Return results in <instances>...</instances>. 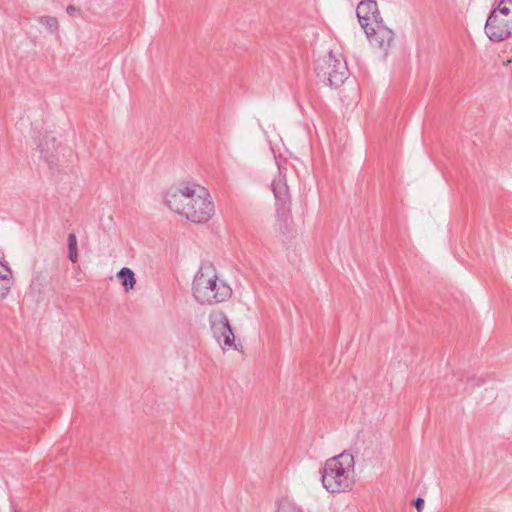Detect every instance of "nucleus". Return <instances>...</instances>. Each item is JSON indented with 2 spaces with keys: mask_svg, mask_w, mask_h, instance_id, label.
<instances>
[{
  "mask_svg": "<svg viewBox=\"0 0 512 512\" xmlns=\"http://www.w3.org/2000/svg\"><path fill=\"white\" fill-rule=\"evenodd\" d=\"M166 205L194 223H205L214 214V204L208 190L197 184H180L165 194Z\"/></svg>",
  "mask_w": 512,
  "mask_h": 512,
  "instance_id": "1",
  "label": "nucleus"
},
{
  "mask_svg": "<svg viewBox=\"0 0 512 512\" xmlns=\"http://www.w3.org/2000/svg\"><path fill=\"white\" fill-rule=\"evenodd\" d=\"M355 462L351 453L344 451L325 461L321 482L330 493L350 491L354 485Z\"/></svg>",
  "mask_w": 512,
  "mask_h": 512,
  "instance_id": "2",
  "label": "nucleus"
},
{
  "mask_svg": "<svg viewBox=\"0 0 512 512\" xmlns=\"http://www.w3.org/2000/svg\"><path fill=\"white\" fill-rule=\"evenodd\" d=\"M193 296L202 305L224 302L231 297L232 289L218 279L212 265H203L193 280Z\"/></svg>",
  "mask_w": 512,
  "mask_h": 512,
  "instance_id": "3",
  "label": "nucleus"
},
{
  "mask_svg": "<svg viewBox=\"0 0 512 512\" xmlns=\"http://www.w3.org/2000/svg\"><path fill=\"white\" fill-rule=\"evenodd\" d=\"M314 69L319 80L331 87H339L349 75L346 61L337 58L332 52H329L323 58H319Z\"/></svg>",
  "mask_w": 512,
  "mask_h": 512,
  "instance_id": "4",
  "label": "nucleus"
},
{
  "mask_svg": "<svg viewBox=\"0 0 512 512\" xmlns=\"http://www.w3.org/2000/svg\"><path fill=\"white\" fill-rule=\"evenodd\" d=\"M37 147L41 157L51 168H59L67 164L72 150L56 141V138L47 130H44L39 136Z\"/></svg>",
  "mask_w": 512,
  "mask_h": 512,
  "instance_id": "5",
  "label": "nucleus"
},
{
  "mask_svg": "<svg viewBox=\"0 0 512 512\" xmlns=\"http://www.w3.org/2000/svg\"><path fill=\"white\" fill-rule=\"evenodd\" d=\"M209 321L213 336L218 344L223 349L233 347L235 337L225 313L214 311L209 315Z\"/></svg>",
  "mask_w": 512,
  "mask_h": 512,
  "instance_id": "6",
  "label": "nucleus"
},
{
  "mask_svg": "<svg viewBox=\"0 0 512 512\" xmlns=\"http://www.w3.org/2000/svg\"><path fill=\"white\" fill-rule=\"evenodd\" d=\"M497 8L493 9L485 24V33L493 42H501L512 35V20H499Z\"/></svg>",
  "mask_w": 512,
  "mask_h": 512,
  "instance_id": "7",
  "label": "nucleus"
},
{
  "mask_svg": "<svg viewBox=\"0 0 512 512\" xmlns=\"http://www.w3.org/2000/svg\"><path fill=\"white\" fill-rule=\"evenodd\" d=\"M365 34L374 47L387 52L394 40V32L385 26L383 21H379L378 25H372L364 29Z\"/></svg>",
  "mask_w": 512,
  "mask_h": 512,
  "instance_id": "8",
  "label": "nucleus"
},
{
  "mask_svg": "<svg viewBox=\"0 0 512 512\" xmlns=\"http://www.w3.org/2000/svg\"><path fill=\"white\" fill-rule=\"evenodd\" d=\"M272 190L277 204V217L283 221L288 222L290 219V195L289 189L284 179L278 178L272 182Z\"/></svg>",
  "mask_w": 512,
  "mask_h": 512,
  "instance_id": "9",
  "label": "nucleus"
},
{
  "mask_svg": "<svg viewBox=\"0 0 512 512\" xmlns=\"http://www.w3.org/2000/svg\"><path fill=\"white\" fill-rule=\"evenodd\" d=\"M356 14L363 29L383 21L375 0H362L357 6Z\"/></svg>",
  "mask_w": 512,
  "mask_h": 512,
  "instance_id": "10",
  "label": "nucleus"
},
{
  "mask_svg": "<svg viewBox=\"0 0 512 512\" xmlns=\"http://www.w3.org/2000/svg\"><path fill=\"white\" fill-rule=\"evenodd\" d=\"M14 283L10 267L0 261V299H5Z\"/></svg>",
  "mask_w": 512,
  "mask_h": 512,
  "instance_id": "11",
  "label": "nucleus"
},
{
  "mask_svg": "<svg viewBox=\"0 0 512 512\" xmlns=\"http://www.w3.org/2000/svg\"><path fill=\"white\" fill-rule=\"evenodd\" d=\"M117 277L121 280V283L126 290L134 288L136 284V279L134 272L130 268H121L117 273Z\"/></svg>",
  "mask_w": 512,
  "mask_h": 512,
  "instance_id": "12",
  "label": "nucleus"
},
{
  "mask_svg": "<svg viewBox=\"0 0 512 512\" xmlns=\"http://www.w3.org/2000/svg\"><path fill=\"white\" fill-rule=\"evenodd\" d=\"M68 257L72 263H76L78 260V250H77V238L74 233H70L68 235Z\"/></svg>",
  "mask_w": 512,
  "mask_h": 512,
  "instance_id": "13",
  "label": "nucleus"
},
{
  "mask_svg": "<svg viewBox=\"0 0 512 512\" xmlns=\"http://www.w3.org/2000/svg\"><path fill=\"white\" fill-rule=\"evenodd\" d=\"M39 23L42 24L50 33H56L59 28L58 20L53 16H41L38 19Z\"/></svg>",
  "mask_w": 512,
  "mask_h": 512,
  "instance_id": "14",
  "label": "nucleus"
},
{
  "mask_svg": "<svg viewBox=\"0 0 512 512\" xmlns=\"http://www.w3.org/2000/svg\"><path fill=\"white\" fill-rule=\"evenodd\" d=\"M66 11L70 16H77L80 14V8L74 5H68Z\"/></svg>",
  "mask_w": 512,
  "mask_h": 512,
  "instance_id": "15",
  "label": "nucleus"
},
{
  "mask_svg": "<svg viewBox=\"0 0 512 512\" xmlns=\"http://www.w3.org/2000/svg\"><path fill=\"white\" fill-rule=\"evenodd\" d=\"M414 506L418 512H422V510L424 508V500L422 498L418 497L414 501Z\"/></svg>",
  "mask_w": 512,
  "mask_h": 512,
  "instance_id": "16",
  "label": "nucleus"
},
{
  "mask_svg": "<svg viewBox=\"0 0 512 512\" xmlns=\"http://www.w3.org/2000/svg\"><path fill=\"white\" fill-rule=\"evenodd\" d=\"M482 383H483V381H482L481 379H478V381H477L476 385H480V384H482Z\"/></svg>",
  "mask_w": 512,
  "mask_h": 512,
  "instance_id": "17",
  "label": "nucleus"
},
{
  "mask_svg": "<svg viewBox=\"0 0 512 512\" xmlns=\"http://www.w3.org/2000/svg\"><path fill=\"white\" fill-rule=\"evenodd\" d=\"M13 512H18L17 510H14Z\"/></svg>",
  "mask_w": 512,
  "mask_h": 512,
  "instance_id": "18",
  "label": "nucleus"
}]
</instances>
